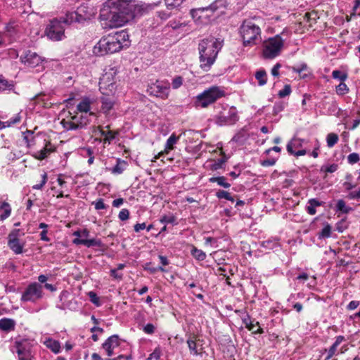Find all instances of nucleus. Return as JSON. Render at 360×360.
<instances>
[{
	"mask_svg": "<svg viewBox=\"0 0 360 360\" xmlns=\"http://www.w3.org/2000/svg\"><path fill=\"white\" fill-rule=\"evenodd\" d=\"M20 59L22 63L30 68L37 67L43 61L41 56H39L37 53L31 51H26L25 55L22 56Z\"/></svg>",
	"mask_w": 360,
	"mask_h": 360,
	"instance_id": "nucleus-19",
	"label": "nucleus"
},
{
	"mask_svg": "<svg viewBox=\"0 0 360 360\" xmlns=\"http://www.w3.org/2000/svg\"><path fill=\"white\" fill-rule=\"evenodd\" d=\"M88 295L90 298L91 302L93 304H94L97 307L101 305V302H100L99 297L97 296V295L94 292H93V291L89 292Z\"/></svg>",
	"mask_w": 360,
	"mask_h": 360,
	"instance_id": "nucleus-51",
	"label": "nucleus"
},
{
	"mask_svg": "<svg viewBox=\"0 0 360 360\" xmlns=\"http://www.w3.org/2000/svg\"><path fill=\"white\" fill-rule=\"evenodd\" d=\"M13 86L9 84L7 80L0 79V91L12 89Z\"/></svg>",
	"mask_w": 360,
	"mask_h": 360,
	"instance_id": "nucleus-56",
	"label": "nucleus"
},
{
	"mask_svg": "<svg viewBox=\"0 0 360 360\" xmlns=\"http://www.w3.org/2000/svg\"><path fill=\"white\" fill-rule=\"evenodd\" d=\"M239 32L245 46L257 45L262 39L261 28L250 20H245L243 22Z\"/></svg>",
	"mask_w": 360,
	"mask_h": 360,
	"instance_id": "nucleus-4",
	"label": "nucleus"
},
{
	"mask_svg": "<svg viewBox=\"0 0 360 360\" xmlns=\"http://www.w3.org/2000/svg\"><path fill=\"white\" fill-rule=\"evenodd\" d=\"M23 235V233H22ZM21 236L20 229H13L8 236V245L9 248L15 254L19 255L22 252L24 244L21 243L19 237Z\"/></svg>",
	"mask_w": 360,
	"mask_h": 360,
	"instance_id": "nucleus-15",
	"label": "nucleus"
},
{
	"mask_svg": "<svg viewBox=\"0 0 360 360\" xmlns=\"http://www.w3.org/2000/svg\"><path fill=\"white\" fill-rule=\"evenodd\" d=\"M184 79L181 76L175 77L172 82V88L174 89H179L183 84Z\"/></svg>",
	"mask_w": 360,
	"mask_h": 360,
	"instance_id": "nucleus-50",
	"label": "nucleus"
},
{
	"mask_svg": "<svg viewBox=\"0 0 360 360\" xmlns=\"http://www.w3.org/2000/svg\"><path fill=\"white\" fill-rule=\"evenodd\" d=\"M111 96H103L101 97V110L103 113L108 114L114 107L115 101Z\"/></svg>",
	"mask_w": 360,
	"mask_h": 360,
	"instance_id": "nucleus-22",
	"label": "nucleus"
},
{
	"mask_svg": "<svg viewBox=\"0 0 360 360\" xmlns=\"http://www.w3.org/2000/svg\"><path fill=\"white\" fill-rule=\"evenodd\" d=\"M190 13L194 22L198 25H208L213 16L207 6L192 9Z\"/></svg>",
	"mask_w": 360,
	"mask_h": 360,
	"instance_id": "nucleus-13",
	"label": "nucleus"
},
{
	"mask_svg": "<svg viewBox=\"0 0 360 360\" xmlns=\"http://www.w3.org/2000/svg\"><path fill=\"white\" fill-rule=\"evenodd\" d=\"M62 22L54 19L50 22L45 30V34L52 41H60L65 38V28Z\"/></svg>",
	"mask_w": 360,
	"mask_h": 360,
	"instance_id": "nucleus-8",
	"label": "nucleus"
},
{
	"mask_svg": "<svg viewBox=\"0 0 360 360\" xmlns=\"http://www.w3.org/2000/svg\"><path fill=\"white\" fill-rule=\"evenodd\" d=\"M54 150L53 146L51 145V143H47L44 148L39 151L36 152L33 156L34 158L37 160H44L45 159L51 152Z\"/></svg>",
	"mask_w": 360,
	"mask_h": 360,
	"instance_id": "nucleus-24",
	"label": "nucleus"
},
{
	"mask_svg": "<svg viewBox=\"0 0 360 360\" xmlns=\"http://www.w3.org/2000/svg\"><path fill=\"white\" fill-rule=\"evenodd\" d=\"M15 321L12 319L4 318L0 319V330L5 332L14 330Z\"/></svg>",
	"mask_w": 360,
	"mask_h": 360,
	"instance_id": "nucleus-25",
	"label": "nucleus"
},
{
	"mask_svg": "<svg viewBox=\"0 0 360 360\" xmlns=\"http://www.w3.org/2000/svg\"><path fill=\"white\" fill-rule=\"evenodd\" d=\"M137 9L134 0H108L100 11L99 18L105 27L117 28L131 21Z\"/></svg>",
	"mask_w": 360,
	"mask_h": 360,
	"instance_id": "nucleus-1",
	"label": "nucleus"
},
{
	"mask_svg": "<svg viewBox=\"0 0 360 360\" xmlns=\"http://www.w3.org/2000/svg\"><path fill=\"white\" fill-rule=\"evenodd\" d=\"M187 345L189 348L190 352L193 356H198L200 352L197 349V345L194 340L188 339L187 340Z\"/></svg>",
	"mask_w": 360,
	"mask_h": 360,
	"instance_id": "nucleus-40",
	"label": "nucleus"
},
{
	"mask_svg": "<svg viewBox=\"0 0 360 360\" xmlns=\"http://www.w3.org/2000/svg\"><path fill=\"white\" fill-rule=\"evenodd\" d=\"M224 162H225V160H219L218 161L214 162L213 164L211 165L210 169L212 170H217L222 167V165Z\"/></svg>",
	"mask_w": 360,
	"mask_h": 360,
	"instance_id": "nucleus-59",
	"label": "nucleus"
},
{
	"mask_svg": "<svg viewBox=\"0 0 360 360\" xmlns=\"http://www.w3.org/2000/svg\"><path fill=\"white\" fill-rule=\"evenodd\" d=\"M21 117L19 114L15 115L13 118H11L10 120L4 122L6 124V127H11L13 124L18 123L20 121Z\"/></svg>",
	"mask_w": 360,
	"mask_h": 360,
	"instance_id": "nucleus-55",
	"label": "nucleus"
},
{
	"mask_svg": "<svg viewBox=\"0 0 360 360\" xmlns=\"http://www.w3.org/2000/svg\"><path fill=\"white\" fill-rule=\"evenodd\" d=\"M179 139V136H176L174 134H172L167 140L164 150L160 152L157 155H155L153 161H155V160L158 159L164 154H168L170 150H173L174 145L178 142Z\"/></svg>",
	"mask_w": 360,
	"mask_h": 360,
	"instance_id": "nucleus-21",
	"label": "nucleus"
},
{
	"mask_svg": "<svg viewBox=\"0 0 360 360\" xmlns=\"http://www.w3.org/2000/svg\"><path fill=\"white\" fill-rule=\"evenodd\" d=\"M32 344L27 339L16 340L14 347L18 354V360H32Z\"/></svg>",
	"mask_w": 360,
	"mask_h": 360,
	"instance_id": "nucleus-10",
	"label": "nucleus"
},
{
	"mask_svg": "<svg viewBox=\"0 0 360 360\" xmlns=\"http://www.w3.org/2000/svg\"><path fill=\"white\" fill-rule=\"evenodd\" d=\"M42 289L41 285L37 283H31L22 293L21 300L23 302H36L43 297Z\"/></svg>",
	"mask_w": 360,
	"mask_h": 360,
	"instance_id": "nucleus-12",
	"label": "nucleus"
},
{
	"mask_svg": "<svg viewBox=\"0 0 360 360\" xmlns=\"http://www.w3.org/2000/svg\"><path fill=\"white\" fill-rule=\"evenodd\" d=\"M98 133L103 137V143L110 144L115 138L117 133L112 131H104L100 127H98Z\"/></svg>",
	"mask_w": 360,
	"mask_h": 360,
	"instance_id": "nucleus-27",
	"label": "nucleus"
},
{
	"mask_svg": "<svg viewBox=\"0 0 360 360\" xmlns=\"http://www.w3.org/2000/svg\"><path fill=\"white\" fill-rule=\"evenodd\" d=\"M244 323H245V326L248 330H252L254 333H262V330L260 328V327L258 326L259 323L256 322L254 323L250 319H245Z\"/></svg>",
	"mask_w": 360,
	"mask_h": 360,
	"instance_id": "nucleus-34",
	"label": "nucleus"
},
{
	"mask_svg": "<svg viewBox=\"0 0 360 360\" xmlns=\"http://www.w3.org/2000/svg\"><path fill=\"white\" fill-rule=\"evenodd\" d=\"M41 181L40 184H36V185H34L32 186V188L33 189H35V190H40L46 184V181H47V174L46 173H44L42 175H41Z\"/></svg>",
	"mask_w": 360,
	"mask_h": 360,
	"instance_id": "nucleus-53",
	"label": "nucleus"
},
{
	"mask_svg": "<svg viewBox=\"0 0 360 360\" xmlns=\"http://www.w3.org/2000/svg\"><path fill=\"white\" fill-rule=\"evenodd\" d=\"M92 103L89 98L84 97L77 105V110L81 112H87L90 110Z\"/></svg>",
	"mask_w": 360,
	"mask_h": 360,
	"instance_id": "nucleus-28",
	"label": "nucleus"
},
{
	"mask_svg": "<svg viewBox=\"0 0 360 360\" xmlns=\"http://www.w3.org/2000/svg\"><path fill=\"white\" fill-rule=\"evenodd\" d=\"M335 91L338 95L343 96L349 92V88L344 82H342L339 85L336 86Z\"/></svg>",
	"mask_w": 360,
	"mask_h": 360,
	"instance_id": "nucleus-41",
	"label": "nucleus"
},
{
	"mask_svg": "<svg viewBox=\"0 0 360 360\" xmlns=\"http://www.w3.org/2000/svg\"><path fill=\"white\" fill-rule=\"evenodd\" d=\"M331 234V226L329 224H326L321 231L319 234V238H329Z\"/></svg>",
	"mask_w": 360,
	"mask_h": 360,
	"instance_id": "nucleus-44",
	"label": "nucleus"
},
{
	"mask_svg": "<svg viewBox=\"0 0 360 360\" xmlns=\"http://www.w3.org/2000/svg\"><path fill=\"white\" fill-rule=\"evenodd\" d=\"M338 165L337 164H332L330 165H323L321 167V172H325V173H333L338 169Z\"/></svg>",
	"mask_w": 360,
	"mask_h": 360,
	"instance_id": "nucleus-46",
	"label": "nucleus"
},
{
	"mask_svg": "<svg viewBox=\"0 0 360 360\" xmlns=\"http://www.w3.org/2000/svg\"><path fill=\"white\" fill-rule=\"evenodd\" d=\"M143 331L147 334H153L155 332V326L152 323H147L144 328Z\"/></svg>",
	"mask_w": 360,
	"mask_h": 360,
	"instance_id": "nucleus-60",
	"label": "nucleus"
},
{
	"mask_svg": "<svg viewBox=\"0 0 360 360\" xmlns=\"http://www.w3.org/2000/svg\"><path fill=\"white\" fill-rule=\"evenodd\" d=\"M169 10L176 9L181 6L186 0H165Z\"/></svg>",
	"mask_w": 360,
	"mask_h": 360,
	"instance_id": "nucleus-36",
	"label": "nucleus"
},
{
	"mask_svg": "<svg viewBox=\"0 0 360 360\" xmlns=\"http://www.w3.org/2000/svg\"><path fill=\"white\" fill-rule=\"evenodd\" d=\"M338 135L335 133H329L326 137L327 146L328 148L333 147L338 141Z\"/></svg>",
	"mask_w": 360,
	"mask_h": 360,
	"instance_id": "nucleus-37",
	"label": "nucleus"
},
{
	"mask_svg": "<svg viewBox=\"0 0 360 360\" xmlns=\"http://www.w3.org/2000/svg\"><path fill=\"white\" fill-rule=\"evenodd\" d=\"M60 124L66 130H75L86 125L87 120L77 112L72 115L69 112L68 115L61 120Z\"/></svg>",
	"mask_w": 360,
	"mask_h": 360,
	"instance_id": "nucleus-9",
	"label": "nucleus"
},
{
	"mask_svg": "<svg viewBox=\"0 0 360 360\" xmlns=\"http://www.w3.org/2000/svg\"><path fill=\"white\" fill-rule=\"evenodd\" d=\"M191 255L198 260L203 261L206 258L205 253L195 247H193L191 250Z\"/></svg>",
	"mask_w": 360,
	"mask_h": 360,
	"instance_id": "nucleus-38",
	"label": "nucleus"
},
{
	"mask_svg": "<svg viewBox=\"0 0 360 360\" xmlns=\"http://www.w3.org/2000/svg\"><path fill=\"white\" fill-rule=\"evenodd\" d=\"M307 65L305 63H303L300 68H293V71L300 74V77L303 79L307 78L309 75V73H307Z\"/></svg>",
	"mask_w": 360,
	"mask_h": 360,
	"instance_id": "nucleus-42",
	"label": "nucleus"
},
{
	"mask_svg": "<svg viewBox=\"0 0 360 360\" xmlns=\"http://www.w3.org/2000/svg\"><path fill=\"white\" fill-rule=\"evenodd\" d=\"M73 235L77 237L73 240V243L76 245H84L88 248L98 245L95 239H87L89 231L86 229L75 231Z\"/></svg>",
	"mask_w": 360,
	"mask_h": 360,
	"instance_id": "nucleus-17",
	"label": "nucleus"
},
{
	"mask_svg": "<svg viewBox=\"0 0 360 360\" xmlns=\"http://www.w3.org/2000/svg\"><path fill=\"white\" fill-rule=\"evenodd\" d=\"M291 93L290 86L287 84L285 85L284 88L282 90H280L278 93V95L280 98H284Z\"/></svg>",
	"mask_w": 360,
	"mask_h": 360,
	"instance_id": "nucleus-52",
	"label": "nucleus"
},
{
	"mask_svg": "<svg viewBox=\"0 0 360 360\" xmlns=\"http://www.w3.org/2000/svg\"><path fill=\"white\" fill-rule=\"evenodd\" d=\"M84 7H81L77 11L68 12L66 13L65 17L63 18V23L72 24L73 22L82 23L86 20H90L92 17L91 13H84Z\"/></svg>",
	"mask_w": 360,
	"mask_h": 360,
	"instance_id": "nucleus-14",
	"label": "nucleus"
},
{
	"mask_svg": "<svg viewBox=\"0 0 360 360\" xmlns=\"http://www.w3.org/2000/svg\"><path fill=\"white\" fill-rule=\"evenodd\" d=\"M119 219L121 221H125L129 217V212L127 209H122L119 213Z\"/></svg>",
	"mask_w": 360,
	"mask_h": 360,
	"instance_id": "nucleus-57",
	"label": "nucleus"
},
{
	"mask_svg": "<svg viewBox=\"0 0 360 360\" xmlns=\"http://www.w3.org/2000/svg\"><path fill=\"white\" fill-rule=\"evenodd\" d=\"M275 163H276V160L274 159L266 160L262 161V165L264 167H269V166H273L274 165H275Z\"/></svg>",
	"mask_w": 360,
	"mask_h": 360,
	"instance_id": "nucleus-62",
	"label": "nucleus"
},
{
	"mask_svg": "<svg viewBox=\"0 0 360 360\" xmlns=\"http://www.w3.org/2000/svg\"><path fill=\"white\" fill-rule=\"evenodd\" d=\"M44 344L55 354H58L60 350V345L57 340L48 338L44 342Z\"/></svg>",
	"mask_w": 360,
	"mask_h": 360,
	"instance_id": "nucleus-30",
	"label": "nucleus"
},
{
	"mask_svg": "<svg viewBox=\"0 0 360 360\" xmlns=\"http://www.w3.org/2000/svg\"><path fill=\"white\" fill-rule=\"evenodd\" d=\"M359 160V155L356 153H352L347 156V162L350 165H354L358 162Z\"/></svg>",
	"mask_w": 360,
	"mask_h": 360,
	"instance_id": "nucleus-49",
	"label": "nucleus"
},
{
	"mask_svg": "<svg viewBox=\"0 0 360 360\" xmlns=\"http://www.w3.org/2000/svg\"><path fill=\"white\" fill-rule=\"evenodd\" d=\"M238 120V115L236 108H231L227 112H221L217 119L219 125L233 124Z\"/></svg>",
	"mask_w": 360,
	"mask_h": 360,
	"instance_id": "nucleus-18",
	"label": "nucleus"
},
{
	"mask_svg": "<svg viewBox=\"0 0 360 360\" xmlns=\"http://www.w3.org/2000/svg\"><path fill=\"white\" fill-rule=\"evenodd\" d=\"M337 209L343 213H348L352 210V208L347 206L343 200H338L337 202Z\"/></svg>",
	"mask_w": 360,
	"mask_h": 360,
	"instance_id": "nucleus-43",
	"label": "nucleus"
},
{
	"mask_svg": "<svg viewBox=\"0 0 360 360\" xmlns=\"http://www.w3.org/2000/svg\"><path fill=\"white\" fill-rule=\"evenodd\" d=\"M321 202L318 201L316 199H314V198L309 199L308 201V205L307 206V212L310 215L315 214L316 212V207L321 206Z\"/></svg>",
	"mask_w": 360,
	"mask_h": 360,
	"instance_id": "nucleus-33",
	"label": "nucleus"
},
{
	"mask_svg": "<svg viewBox=\"0 0 360 360\" xmlns=\"http://www.w3.org/2000/svg\"><path fill=\"white\" fill-rule=\"evenodd\" d=\"M116 71L110 69L101 79L99 89L103 96H114L117 89Z\"/></svg>",
	"mask_w": 360,
	"mask_h": 360,
	"instance_id": "nucleus-7",
	"label": "nucleus"
},
{
	"mask_svg": "<svg viewBox=\"0 0 360 360\" xmlns=\"http://www.w3.org/2000/svg\"><path fill=\"white\" fill-rule=\"evenodd\" d=\"M359 304V302L358 301H351L348 304V309L350 310L355 309L358 307Z\"/></svg>",
	"mask_w": 360,
	"mask_h": 360,
	"instance_id": "nucleus-63",
	"label": "nucleus"
},
{
	"mask_svg": "<svg viewBox=\"0 0 360 360\" xmlns=\"http://www.w3.org/2000/svg\"><path fill=\"white\" fill-rule=\"evenodd\" d=\"M93 204L95 206V209L98 210H103L106 208V205H105L103 199H98L96 201L94 202Z\"/></svg>",
	"mask_w": 360,
	"mask_h": 360,
	"instance_id": "nucleus-58",
	"label": "nucleus"
},
{
	"mask_svg": "<svg viewBox=\"0 0 360 360\" xmlns=\"http://www.w3.org/2000/svg\"><path fill=\"white\" fill-rule=\"evenodd\" d=\"M316 16L317 15L314 12L306 13L303 16V20L301 22V24H303L304 27L308 26L309 27H311L316 22Z\"/></svg>",
	"mask_w": 360,
	"mask_h": 360,
	"instance_id": "nucleus-26",
	"label": "nucleus"
},
{
	"mask_svg": "<svg viewBox=\"0 0 360 360\" xmlns=\"http://www.w3.org/2000/svg\"><path fill=\"white\" fill-rule=\"evenodd\" d=\"M224 96L225 91L221 87L212 86L196 96L195 104L201 108H207Z\"/></svg>",
	"mask_w": 360,
	"mask_h": 360,
	"instance_id": "nucleus-5",
	"label": "nucleus"
},
{
	"mask_svg": "<svg viewBox=\"0 0 360 360\" xmlns=\"http://www.w3.org/2000/svg\"><path fill=\"white\" fill-rule=\"evenodd\" d=\"M148 91L150 95L167 99L170 92V84L168 82L156 81L148 86Z\"/></svg>",
	"mask_w": 360,
	"mask_h": 360,
	"instance_id": "nucleus-11",
	"label": "nucleus"
},
{
	"mask_svg": "<svg viewBox=\"0 0 360 360\" xmlns=\"http://www.w3.org/2000/svg\"><path fill=\"white\" fill-rule=\"evenodd\" d=\"M306 142L304 139L294 137L287 144V150L289 153L297 157L304 155L307 154V150L305 149H298L301 148Z\"/></svg>",
	"mask_w": 360,
	"mask_h": 360,
	"instance_id": "nucleus-16",
	"label": "nucleus"
},
{
	"mask_svg": "<svg viewBox=\"0 0 360 360\" xmlns=\"http://www.w3.org/2000/svg\"><path fill=\"white\" fill-rule=\"evenodd\" d=\"M281 68V65L279 63L276 64L272 70H271V74L274 77H278L279 75V69Z\"/></svg>",
	"mask_w": 360,
	"mask_h": 360,
	"instance_id": "nucleus-61",
	"label": "nucleus"
},
{
	"mask_svg": "<svg viewBox=\"0 0 360 360\" xmlns=\"http://www.w3.org/2000/svg\"><path fill=\"white\" fill-rule=\"evenodd\" d=\"M127 165L126 161L117 159L116 165L110 171L114 174H120L125 170Z\"/></svg>",
	"mask_w": 360,
	"mask_h": 360,
	"instance_id": "nucleus-32",
	"label": "nucleus"
},
{
	"mask_svg": "<svg viewBox=\"0 0 360 360\" xmlns=\"http://www.w3.org/2000/svg\"><path fill=\"white\" fill-rule=\"evenodd\" d=\"M119 345L120 341L118 336L113 335L105 341L103 344V348L105 350L107 355L111 356L114 353L115 349L118 347Z\"/></svg>",
	"mask_w": 360,
	"mask_h": 360,
	"instance_id": "nucleus-20",
	"label": "nucleus"
},
{
	"mask_svg": "<svg viewBox=\"0 0 360 360\" xmlns=\"http://www.w3.org/2000/svg\"><path fill=\"white\" fill-rule=\"evenodd\" d=\"M349 197L352 199L360 198V189L358 191H353L349 194Z\"/></svg>",
	"mask_w": 360,
	"mask_h": 360,
	"instance_id": "nucleus-64",
	"label": "nucleus"
},
{
	"mask_svg": "<svg viewBox=\"0 0 360 360\" xmlns=\"http://www.w3.org/2000/svg\"><path fill=\"white\" fill-rule=\"evenodd\" d=\"M222 46L223 41L214 37L202 39L199 43L200 67L202 70L207 72L211 69Z\"/></svg>",
	"mask_w": 360,
	"mask_h": 360,
	"instance_id": "nucleus-3",
	"label": "nucleus"
},
{
	"mask_svg": "<svg viewBox=\"0 0 360 360\" xmlns=\"http://www.w3.org/2000/svg\"><path fill=\"white\" fill-rule=\"evenodd\" d=\"M345 340V337L339 335L336 338L335 341L331 345L328 350H325L327 354L325 360L330 359L335 354H336L338 346Z\"/></svg>",
	"mask_w": 360,
	"mask_h": 360,
	"instance_id": "nucleus-23",
	"label": "nucleus"
},
{
	"mask_svg": "<svg viewBox=\"0 0 360 360\" xmlns=\"http://www.w3.org/2000/svg\"><path fill=\"white\" fill-rule=\"evenodd\" d=\"M255 78L259 86H264L267 82V75L265 70H259L255 73Z\"/></svg>",
	"mask_w": 360,
	"mask_h": 360,
	"instance_id": "nucleus-35",
	"label": "nucleus"
},
{
	"mask_svg": "<svg viewBox=\"0 0 360 360\" xmlns=\"http://www.w3.org/2000/svg\"><path fill=\"white\" fill-rule=\"evenodd\" d=\"M0 219L1 221L5 220L11 215V205L6 202H2L1 205H0Z\"/></svg>",
	"mask_w": 360,
	"mask_h": 360,
	"instance_id": "nucleus-31",
	"label": "nucleus"
},
{
	"mask_svg": "<svg viewBox=\"0 0 360 360\" xmlns=\"http://www.w3.org/2000/svg\"><path fill=\"white\" fill-rule=\"evenodd\" d=\"M23 139L27 143V147H30L32 145L33 140V132L29 130L26 131L23 133Z\"/></svg>",
	"mask_w": 360,
	"mask_h": 360,
	"instance_id": "nucleus-47",
	"label": "nucleus"
},
{
	"mask_svg": "<svg viewBox=\"0 0 360 360\" xmlns=\"http://www.w3.org/2000/svg\"><path fill=\"white\" fill-rule=\"evenodd\" d=\"M285 40L280 34H276L265 40L263 43L262 55L264 58L272 59L280 55L284 46Z\"/></svg>",
	"mask_w": 360,
	"mask_h": 360,
	"instance_id": "nucleus-6",
	"label": "nucleus"
},
{
	"mask_svg": "<svg viewBox=\"0 0 360 360\" xmlns=\"http://www.w3.org/2000/svg\"><path fill=\"white\" fill-rule=\"evenodd\" d=\"M217 196L219 198H224L231 202L234 201V198L231 196V195L229 192L225 191H219V192L217 193Z\"/></svg>",
	"mask_w": 360,
	"mask_h": 360,
	"instance_id": "nucleus-48",
	"label": "nucleus"
},
{
	"mask_svg": "<svg viewBox=\"0 0 360 360\" xmlns=\"http://www.w3.org/2000/svg\"><path fill=\"white\" fill-rule=\"evenodd\" d=\"M210 182H217L219 186L228 188L231 186L230 184L226 181V178L224 176H218V177H212L210 179Z\"/></svg>",
	"mask_w": 360,
	"mask_h": 360,
	"instance_id": "nucleus-39",
	"label": "nucleus"
},
{
	"mask_svg": "<svg viewBox=\"0 0 360 360\" xmlns=\"http://www.w3.org/2000/svg\"><path fill=\"white\" fill-rule=\"evenodd\" d=\"M227 5L226 0H215L213 3H212L209 6H207L211 14H214L217 11L225 8Z\"/></svg>",
	"mask_w": 360,
	"mask_h": 360,
	"instance_id": "nucleus-29",
	"label": "nucleus"
},
{
	"mask_svg": "<svg viewBox=\"0 0 360 360\" xmlns=\"http://www.w3.org/2000/svg\"><path fill=\"white\" fill-rule=\"evenodd\" d=\"M129 37L127 32L122 30L102 37L94 47L97 56L111 54L129 46Z\"/></svg>",
	"mask_w": 360,
	"mask_h": 360,
	"instance_id": "nucleus-2",
	"label": "nucleus"
},
{
	"mask_svg": "<svg viewBox=\"0 0 360 360\" xmlns=\"http://www.w3.org/2000/svg\"><path fill=\"white\" fill-rule=\"evenodd\" d=\"M332 77L334 79L340 80L341 82H345L347 79V74L342 72L340 70H333L332 72Z\"/></svg>",
	"mask_w": 360,
	"mask_h": 360,
	"instance_id": "nucleus-45",
	"label": "nucleus"
},
{
	"mask_svg": "<svg viewBox=\"0 0 360 360\" xmlns=\"http://www.w3.org/2000/svg\"><path fill=\"white\" fill-rule=\"evenodd\" d=\"M176 220L173 215H165L161 217L160 222L163 224H173Z\"/></svg>",
	"mask_w": 360,
	"mask_h": 360,
	"instance_id": "nucleus-54",
	"label": "nucleus"
}]
</instances>
